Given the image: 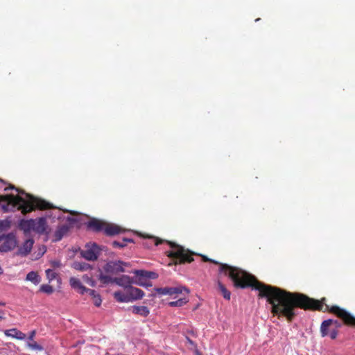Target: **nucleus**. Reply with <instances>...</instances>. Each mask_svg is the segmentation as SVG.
I'll use <instances>...</instances> for the list:
<instances>
[{"instance_id": "nucleus-16", "label": "nucleus", "mask_w": 355, "mask_h": 355, "mask_svg": "<svg viewBox=\"0 0 355 355\" xmlns=\"http://www.w3.org/2000/svg\"><path fill=\"white\" fill-rule=\"evenodd\" d=\"M156 292L162 295H173L182 293V289L176 287H164L157 288L155 289Z\"/></svg>"}, {"instance_id": "nucleus-40", "label": "nucleus", "mask_w": 355, "mask_h": 355, "mask_svg": "<svg viewBox=\"0 0 355 355\" xmlns=\"http://www.w3.org/2000/svg\"><path fill=\"white\" fill-rule=\"evenodd\" d=\"M17 254H22V248L21 247L19 248L18 251H17Z\"/></svg>"}, {"instance_id": "nucleus-30", "label": "nucleus", "mask_w": 355, "mask_h": 355, "mask_svg": "<svg viewBox=\"0 0 355 355\" xmlns=\"http://www.w3.org/2000/svg\"><path fill=\"white\" fill-rule=\"evenodd\" d=\"M187 302L185 298H180L175 301H171L168 303L171 306H182Z\"/></svg>"}, {"instance_id": "nucleus-8", "label": "nucleus", "mask_w": 355, "mask_h": 355, "mask_svg": "<svg viewBox=\"0 0 355 355\" xmlns=\"http://www.w3.org/2000/svg\"><path fill=\"white\" fill-rule=\"evenodd\" d=\"M36 331H31L28 335L24 334V340L25 342L26 347L31 351L33 352H41L44 349L42 344L40 341H37L35 339Z\"/></svg>"}, {"instance_id": "nucleus-38", "label": "nucleus", "mask_w": 355, "mask_h": 355, "mask_svg": "<svg viewBox=\"0 0 355 355\" xmlns=\"http://www.w3.org/2000/svg\"><path fill=\"white\" fill-rule=\"evenodd\" d=\"M333 324H334L336 327H341V323H340L339 321H338V320H334Z\"/></svg>"}, {"instance_id": "nucleus-32", "label": "nucleus", "mask_w": 355, "mask_h": 355, "mask_svg": "<svg viewBox=\"0 0 355 355\" xmlns=\"http://www.w3.org/2000/svg\"><path fill=\"white\" fill-rule=\"evenodd\" d=\"M10 226V221L8 219L0 220V231L8 230Z\"/></svg>"}, {"instance_id": "nucleus-11", "label": "nucleus", "mask_w": 355, "mask_h": 355, "mask_svg": "<svg viewBox=\"0 0 355 355\" xmlns=\"http://www.w3.org/2000/svg\"><path fill=\"white\" fill-rule=\"evenodd\" d=\"M125 291L128 293L130 302L141 299L144 296V293L142 290L132 286V284H130Z\"/></svg>"}, {"instance_id": "nucleus-36", "label": "nucleus", "mask_w": 355, "mask_h": 355, "mask_svg": "<svg viewBox=\"0 0 355 355\" xmlns=\"http://www.w3.org/2000/svg\"><path fill=\"white\" fill-rule=\"evenodd\" d=\"M85 293H87L93 299L94 296L98 295L94 290L89 289L87 288V291Z\"/></svg>"}, {"instance_id": "nucleus-25", "label": "nucleus", "mask_w": 355, "mask_h": 355, "mask_svg": "<svg viewBox=\"0 0 355 355\" xmlns=\"http://www.w3.org/2000/svg\"><path fill=\"white\" fill-rule=\"evenodd\" d=\"M46 277L49 282L57 279L58 282L60 281V278L58 274L53 269H47L45 271Z\"/></svg>"}, {"instance_id": "nucleus-15", "label": "nucleus", "mask_w": 355, "mask_h": 355, "mask_svg": "<svg viewBox=\"0 0 355 355\" xmlns=\"http://www.w3.org/2000/svg\"><path fill=\"white\" fill-rule=\"evenodd\" d=\"M114 284L122 286L125 290L133 283L132 279L128 275H122L119 277H114Z\"/></svg>"}, {"instance_id": "nucleus-13", "label": "nucleus", "mask_w": 355, "mask_h": 355, "mask_svg": "<svg viewBox=\"0 0 355 355\" xmlns=\"http://www.w3.org/2000/svg\"><path fill=\"white\" fill-rule=\"evenodd\" d=\"M105 222L93 218L88 222L87 227L94 232L104 231Z\"/></svg>"}, {"instance_id": "nucleus-5", "label": "nucleus", "mask_w": 355, "mask_h": 355, "mask_svg": "<svg viewBox=\"0 0 355 355\" xmlns=\"http://www.w3.org/2000/svg\"><path fill=\"white\" fill-rule=\"evenodd\" d=\"M47 228L48 226L45 218L24 220V234L30 232H34L38 234H48L46 232Z\"/></svg>"}, {"instance_id": "nucleus-45", "label": "nucleus", "mask_w": 355, "mask_h": 355, "mask_svg": "<svg viewBox=\"0 0 355 355\" xmlns=\"http://www.w3.org/2000/svg\"><path fill=\"white\" fill-rule=\"evenodd\" d=\"M3 317L0 315V319H2Z\"/></svg>"}, {"instance_id": "nucleus-28", "label": "nucleus", "mask_w": 355, "mask_h": 355, "mask_svg": "<svg viewBox=\"0 0 355 355\" xmlns=\"http://www.w3.org/2000/svg\"><path fill=\"white\" fill-rule=\"evenodd\" d=\"M218 288L221 293L223 295V297L226 300H230L231 293L230 292L225 288V286L220 282L218 283Z\"/></svg>"}, {"instance_id": "nucleus-43", "label": "nucleus", "mask_w": 355, "mask_h": 355, "mask_svg": "<svg viewBox=\"0 0 355 355\" xmlns=\"http://www.w3.org/2000/svg\"><path fill=\"white\" fill-rule=\"evenodd\" d=\"M3 268L0 266V275L3 274Z\"/></svg>"}, {"instance_id": "nucleus-42", "label": "nucleus", "mask_w": 355, "mask_h": 355, "mask_svg": "<svg viewBox=\"0 0 355 355\" xmlns=\"http://www.w3.org/2000/svg\"><path fill=\"white\" fill-rule=\"evenodd\" d=\"M187 340L190 344H193V342L189 338H187Z\"/></svg>"}, {"instance_id": "nucleus-37", "label": "nucleus", "mask_w": 355, "mask_h": 355, "mask_svg": "<svg viewBox=\"0 0 355 355\" xmlns=\"http://www.w3.org/2000/svg\"><path fill=\"white\" fill-rule=\"evenodd\" d=\"M338 335V331L336 329H334L330 331L329 336L331 339H335L337 337Z\"/></svg>"}, {"instance_id": "nucleus-44", "label": "nucleus", "mask_w": 355, "mask_h": 355, "mask_svg": "<svg viewBox=\"0 0 355 355\" xmlns=\"http://www.w3.org/2000/svg\"><path fill=\"white\" fill-rule=\"evenodd\" d=\"M4 304H5L4 303L0 302V306L4 305Z\"/></svg>"}, {"instance_id": "nucleus-24", "label": "nucleus", "mask_w": 355, "mask_h": 355, "mask_svg": "<svg viewBox=\"0 0 355 355\" xmlns=\"http://www.w3.org/2000/svg\"><path fill=\"white\" fill-rule=\"evenodd\" d=\"M26 280L31 282L35 285H37L40 282L41 278L37 272L31 271L27 274Z\"/></svg>"}, {"instance_id": "nucleus-6", "label": "nucleus", "mask_w": 355, "mask_h": 355, "mask_svg": "<svg viewBox=\"0 0 355 355\" xmlns=\"http://www.w3.org/2000/svg\"><path fill=\"white\" fill-rule=\"evenodd\" d=\"M0 252H8L15 248L17 245L16 234L13 232L0 236Z\"/></svg>"}, {"instance_id": "nucleus-41", "label": "nucleus", "mask_w": 355, "mask_h": 355, "mask_svg": "<svg viewBox=\"0 0 355 355\" xmlns=\"http://www.w3.org/2000/svg\"><path fill=\"white\" fill-rule=\"evenodd\" d=\"M15 189V188L14 187H9V188H8V187L5 188V189H4V190H5V191H8V190H9V189ZM16 190H17V191H18V189H16Z\"/></svg>"}, {"instance_id": "nucleus-23", "label": "nucleus", "mask_w": 355, "mask_h": 355, "mask_svg": "<svg viewBox=\"0 0 355 355\" xmlns=\"http://www.w3.org/2000/svg\"><path fill=\"white\" fill-rule=\"evenodd\" d=\"M72 267L80 271H86L91 269V266L89 263L83 261H75L73 262Z\"/></svg>"}, {"instance_id": "nucleus-19", "label": "nucleus", "mask_w": 355, "mask_h": 355, "mask_svg": "<svg viewBox=\"0 0 355 355\" xmlns=\"http://www.w3.org/2000/svg\"><path fill=\"white\" fill-rule=\"evenodd\" d=\"M114 297L117 302H129L130 298L128 295L126 291H116L114 293Z\"/></svg>"}, {"instance_id": "nucleus-34", "label": "nucleus", "mask_w": 355, "mask_h": 355, "mask_svg": "<svg viewBox=\"0 0 355 355\" xmlns=\"http://www.w3.org/2000/svg\"><path fill=\"white\" fill-rule=\"evenodd\" d=\"M92 300H93L94 304L96 306H100V305L101 304L102 300H101V296L99 295V294L96 295V296H94V298L92 299Z\"/></svg>"}, {"instance_id": "nucleus-9", "label": "nucleus", "mask_w": 355, "mask_h": 355, "mask_svg": "<svg viewBox=\"0 0 355 355\" xmlns=\"http://www.w3.org/2000/svg\"><path fill=\"white\" fill-rule=\"evenodd\" d=\"M127 264L121 261H110L104 266V270L109 275H118L124 272L123 266Z\"/></svg>"}, {"instance_id": "nucleus-1", "label": "nucleus", "mask_w": 355, "mask_h": 355, "mask_svg": "<svg viewBox=\"0 0 355 355\" xmlns=\"http://www.w3.org/2000/svg\"><path fill=\"white\" fill-rule=\"evenodd\" d=\"M201 257L205 262L218 265L220 272L227 275L236 288L252 287L259 291V297L267 300L271 305V313L274 315H277L278 318L284 317L288 322H292L297 315L295 309L300 308L304 310L329 311L335 314L345 323V309L336 305L331 307L327 304L324 305L326 300L324 297L318 300L301 293H292L279 287L265 284L241 268L219 263L205 255Z\"/></svg>"}, {"instance_id": "nucleus-21", "label": "nucleus", "mask_w": 355, "mask_h": 355, "mask_svg": "<svg viewBox=\"0 0 355 355\" xmlns=\"http://www.w3.org/2000/svg\"><path fill=\"white\" fill-rule=\"evenodd\" d=\"M127 243H134V240L130 238L124 237L121 241H114L112 243L113 248H123L127 245Z\"/></svg>"}, {"instance_id": "nucleus-7", "label": "nucleus", "mask_w": 355, "mask_h": 355, "mask_svg": "<svg viewBox=\"0 0 355 355\" xmlns=\"http://www.w3.org/2000/svg\"><path fill=\"white\" fill-rule=\"evenodd\" d=\"M103 250L96 243H88L85 245V249L80 252L81 256L88 261H95L100 255V252Z\"/></svg>"}, {"instance_id": "nucleus-29", "label": "nucleus", "mask_w": 355, "mask_h": 355, "mask_svg": "<svg viewBox=\"0 0 355 355\" xmlns=\"http://www.w3.org/2000/svg\"><path fill=\"white\" fill-rule=\"evenodd\" d=\"M40 291L41 292L50 295L53 293L54 289L52 286H50L49 284H42L40 288Z\"/></svg>"}, {"instance_id": "nucleus-26", "label": "nucleus", "mask_w": 355, "mask_h": 355, "mask_svg": "<svg viewBox=\"0 0 355 355\" xmlns=\"http://www.w3.org/2000/svg\"><path fill=\"white\" fill-rule=\"evenodd\" d=\"M34 241L33 239H27L24 243V257L26 256L33 248Z\"/></svg>"}, {"instance_id": "nucleus-31", "label": "nucleus", "mask_w": 355, "mask_h": 355, "mask_svg": "<svg viewBox=\"0 0 355 355\" xmlns=\"http://www.w3.org/2000/svg\"><path fill=\"white\" fill-rule=\"evenodd\" d=\"M99 279L103 284L114 283V282H113L114 277H112L109 274L108 275H101Z\"/></svg>"}, {"instance_id": "nucleus-20", "label": "nucleus", "mask_w": 355, "mask_h": 355, "mask_svg": "<svg viewBox=\"0 0 355 355\" xmlns=\"http://www.w3.org/2000/svg\"><path fill=\"white\" fill-rule=\"evenodd\" d=\"M334 320L331 319H328L326 320H324L320 326V334L322 337H325L329 334L328 332V328L329 326L333 324Z\"/></svg>"}, {"instance_id": "nucleus-27", "label": "nucleus", "mask_w": 355, "mask_h": 355, "mask_svg": "<svg viewBox=\"0 0 355 355\" xmlns=\"http://www.w3.org/2000/svg\"><path fill=\"white\" fill-rule=\"evenodd\" d=\"M45 252H46V247L44 245H42L41 247H40L38 248L37 252H35L31 255V259L32 260H37L43 256V254L45 253Z\"/></svg>"}, {"instance_id": "nucleus-2", "label": "nucleus", "mask_w": 355, "mask_h": 355, "mask_svg": "<svg viewBox=\"0 0 355 355\" xmlns=\"http://www.w3.org/2000/svg\"><path fill=\"white\" fill-rule=\"evenodd\" d=\"M148 239L150 243H153L154 245L166 243L170 246L171 250L166 252V255L173 263H169V265L184 264L191 263L194 260L193 257L196 254V253L175 242L162 240L155 236H150Z\"/></svg>"}, {"instance_id": "nucleus-22", "label": "nucleus", "mask_w": 355, "mask_h": 355, "mask_svg": "<svg viewBox=\"0 0 355 355\" xmlns=\"http://www.w3.org/2000/svg\"><path fill=\"white\" fill-rule=\"evenodd\" d=\"M4 334L8 337H12L19 340L22 339V332L15 328L5 330Z\"/></svg>"}, {"instance_id": "nucleus-12", "label": "nucleus", "mask_w": 355, "mask_h": 355, "mask_svg": "<svg viewBox=\"0 0 355 355\" xmlns=\"http://www.w3.org/2000/svg\"><path fill=\"white\" fill-rule=\"evenodd\" d=\"M123 229L115 224L105 223L104 232L107 236H114L123 232Z\"/></svg>"}, {"instance_id": "nucleus-18", "label": "nucleus", "mask_w": 355, "mask_h": 355, "mask_svg": "<svg viewBox=\"0 0 355 355\" xmlns=\"http://www.w3.org/2000/svg\"><path fill=\"white\" fill-rule=\"evenodd\" d=\"M130 309L134 314L139 315L143 317H146L149 315L150 311L146 306H132Z\"/></svg>"}, {"instance_id": "nucleus-4", "label": "nucleus", "mask_w": 355, "mask_h": 355, "mask_svg": "<svg viewBox=\"0 0 355 355\" xmlns=\"http://www.w3.org/2000/svg\"><path fill=\"white\" fill-rule=\"evenodd\" d=\"M22 209V198L12 194L0 195V209L3 213L15 211Z\"/></svg>"}, {"instance_id": "nucleus-10", "label": "nucleus", "mask_w": 355, "mask_h": 355, "mask_svg": "<svg viewBox=\"0 0 355 355\" xmlns=\"http://www.w3.org/2000/svg\"><path fill=\"white\" fill-rule=\"evenodd\" d=\"M134 273L137 276L140 277V279L137 282V284L139 286H146V287L151 286L152 284L150 282H148V283L143 282L141 278L154 279L157 278V277H158V275L156 272H151V271H147V270H136L134 271Z\"/></svg>"}, {"instance_id": "nucleus-39", "label": "nucleus", "mask_w": 355, "mask_h": 355, "mask_svg": "<svg viewBox=\"0 0 355 355\" xmlns=\"http://www.w3.org/2000/svg\"><path fill=\"white\" fill-rule=\"evenodd\" d=\"M18 228L22 230V219L18 220Z\"/></svg>"}, {"instance_id": "nucleus-3", "label": "nucleus", "mask_w": 355, "mask_h": 355, "mask_svg": "<svg viewBox=\"0 0 355 355\" xmlns=\"http://www.w3.org/2000/svg\"><path fill=\"white\" fill-rule=\"evenodd\" d=\"M53 208L54 206L49 202L29 194L24 191V215L36 209L48 210Z\"/></svg>"}, {"instance_id": "nucleus-17", "label": "nucleus", "mask_w": 355, "mask_h": 355, "mask_svg": "<svg viewBox=\"0 0 355 355\" xmlns=\"http://www.w3.org/2000/svg\"><path fill=\"white\" fill-rule=\"evenodd\" d=\"M69 284L71 288L76 290L80 294L83 295L85 293L87 288L82 284L81 282L78 278L71 277Z\"/></svg>"}, {"instance_id": "nucleus-14", "label": "nucleus", "mask_w": 355, "mask_h": 355, "mask_svg": "<svg viewBox=\"0 0 355 355\" xmlns=\"http://www.w3.org/2000/svg\"><path fill=\"white\" fill-rule=\"evenodd\" d=\"M69 230V227L67 225H62L58 226L54 233L53 241L57 242L60 241L63 238V236L67 234Z\"/></svg>"}, {"instance_id": "nucleus-35", "label": "nucleus", "mask_w": 355, "mask_h": 355, "mask_svg": "<svg viewBox=\"0 0 355 355\" xmlns=\"http://www.w3.org/2000/svg\"><path fill=\"white\" fill-rule=\"evenodd\" d=\"M50 264L53 268H60L62 266V263L59 260L51 261Z\"/></svg>"}, {"instance_id": "nucleus-33", "label": "nucleus", "mask_w": 355, "mask_h": 355, "mask_svg": "<svg viewBox=\"0 0 355 355\" xmlns=\"http://www.w3.org/2000/svg\"><path fill=\"white\" fill-rule=\"evenodd\" d=\"M83 281L85 283H87L88 285H89L91 286H95V281L92 278L89 277L88 275H83Z\"/></svg>"}]
</instances>
